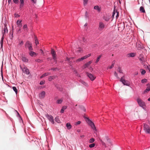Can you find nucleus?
I'll list each match as a JSON object with an SVG mask.
<instances>
[{
    "label": "nucleus",
    "instance_id": "nucleus-20",
    "mask_svg": "<svg viewBox=\"0 0 150 150\" xmlns=\"http://www.w3.org/2000/svg\"><path fill=\"white\" fill-rule=\"evenodd\" d=\"M51 73H50L47 72L45 73L42 75L41 76L40 78H42L44 77L49 75Z\"/></svg>",
    "mask_w": 150,
    "mask_h": 150
},
{
    "label": "nucleus",
    "instance_id": "nucleus-58",
    "mask_svg": "<svg viewBox=\"0 0 150 150\" xmlns=\"http://www.w3.org/2000/svg\"><path fill=\"white\" fill-rule=\"evenodd\" d=\"M89 69L90 71H92L93 70V68L91 67H90L89 68Z\"/></svg>",
    "mask_w": 150,
    "mask_h": 150
},
{
    "label": "nucleus",
    "instance_id": "nucleus-61",
    "mask_svg": "<svg viewBox=\"0 0 150 150\" xmlns=\"http://www.w3.org/2000/svg\"><path fill=\"white\" fill-rule=\"evenodd\" d=\"M20 30H21V28H19V30L18 31V33H19V32L20 31Z\"/></svg>",
    "mask_w": 150,
    "mask_h": 150
},
{
    "label": "nucleus",
    "instance_id": "nucleus-28",
    "mask_svg": "<svg viewBox=\"0 0 150 150\" xmlns=\"http://www.w3.org/2000/svg\"><path fill=\"white\" fill-rule=\"evenodd\" d=\"M55 121L57 123H60L61 122L59 120V119L58 117H56L55 118Z\"/></svg>",
    "mask_w": 150,
    "mask_h": 150
},
{
    "label": "nucleus",
    "instance_id": "nucleus-53",
    "mask_svg": "<svg viewBox=\"0 0 150 150\" xmlns=\"http://www.w3.org/2000/svg\"><path fill=\"white\" fill-rule=\"evenodd\" d=\"M14 16L16 17H19L20 16L18 14L15 13L14 14Z\"/></svg>",
    "mask_w": 150,
    "mask_h": 150
},
{
    "label": "nucleus",
    "instance_id": "nucleus-54",
    "mask_svg": "<svg viewBox=\"0 0 150 150\" xmlns=\"http://www.w3.org/2000/svg\"><path fill=\"white\" fill-rule=\"evenodd\" d=\"M114 75L116 76V77L117 78H118V75H117V73L116 72H114Z\"/></svg>",
    "mask_w": 150,
    "mask_h": 150
},
{
    "label": "nucleus",
    "instance_id": "nucleus-57",
    "mask_svg": "<svg viewBox=\"0 0 150 150\" xmlns=\"http://www.w3.org/2000/svg\"><path fill=\"white\" fill-rule=\"evenodd\" d=\"M23 44V41H21L19 43V44L21 45H22Z\"/></svg>",
    "mask_w": 150,
    "mask_h": 150
},
{
    "label": "nucleus",
    "instance_id": "nucleus-48",
    "mask_svg": "<svg viewBox=\"0 0 150 150\" xmlns=\"http://www.w3.org/2000/svg\"><path fill=\"white\" fill-rule=\"evenodd\" d=\"M81 123V122L80 121H79L78 122L76 123L75 125H78L80 124Z\"/></svg>",
    "mask_w": 150,
    "mask_h": 150
},
{
    "label": "nucleus",
    "instance_id": "nucleus-30",
    "mask_svg": "<svg viewBox=\"0 0 150 150\" xmlns=\"http://www.w3.org/2000/svg\"><path fill=\"white\" fill-rule=\"evenodd\" d=\"M36 54L35 53V52L32 51H30V52L29 53V54L31 56H33L34 54Z\"/></svg>",
    "mask_w": 150,
    "mask_h": 150
},
{
    "label": "nucleus",
    "instance_id": "nucleus-10",
    "mask_svg": "<svg viewBox=\"0 0 150 150\" xmlns=\"http://www.w3.org/2000/svg\"><path fill=\"white\" fill-rule=\"evenodd\" d=\"M120 81L122 82L124 85L126 86L129 85V83L128 82V81L124 79L123 77L121 78Z\"/></svg>",
    "mask_w": 150,
    "mask_h": 150
},
{
    "label": "nucleus",
    "instance_id": "nucleus-8",
    "mask_svg": "<svg viewBox=\"0 0 150 150\" xmlns=\"http://www.w3.org/2000/svg\"><path fill=\"white\" fill-rule=\"evenodd\" d=\"M115 9V8H114ZM115 15L116 19H117L119 17V12L117 10H115V9L114 10L112 17L114 18V16Z\"/></svg>",
    "mask_w": 150,
    "mask_h": 150
},
{
    "label": "nucleus",
    "instance_id": "nucleus-18",
    "mask_svg": "<svg viewBox=\"0 0 150 150\" xmlns=\"http://www.w3.org/2000/svg\"><path fill=\"white\" fill-rule=\"evenodd\" d=\"M136 55V54L134 53H131L128 54L127 55V56L128 57H134Z\"/></svg>",
    "mask_w": 150,
    "mask_h": 150
},
{
    "label": "nucleus",
    "instance_id": "nucleus-6",
    "mask_svg": "<svg viewBox=\"0 0 150 150\" xmlns=\"http://www.w3.org/2000/svg\"><path fill=\"white\" fill-rule=\"evenodd\" d=\"M86 74L87 76L90 78V79L92 81H93L94 80V79L96 78L95 76H93L91 74L87 72L86 73Z\"/></svg>",
    "mask_w": 150,
    "mask_h": 150
},
{
    "label": "nucleus",
    "instance_id": "nucleus-62",
    "mask_svg": "<svg viewBox=\"0 0 150 150\" xmlns=\"http://www.w3.org/2000/svg\"><path fill=\"white\" fill-rule=\"evenodd\" d=\"M11 0H8V2L9 4L10 3V2H11Z\"/></svg>",
    "mask_w": 150,
    "mask_h": 150
},
{
    "label": "nucleus",
    "instance_id": "nucleus-15",
    "mask_svg": "<svg viewBox=\"0 0 150 150\" xmlns=\"http://www.w3.org/2000/svg\"><path fill=\"white\" fill-rule=\"evenodd\" d=\"M45 92L44 91H43L41 92L39 94V97L41 98H43L45 97Z\"/></svg>",
    "mask_w": 150,
    "mask_h": 150
},
{
    "label": "nucleus",
    "instance_id": "nucleus-16",
    "mask_svg": "<svg viewBox=\"0 0 150 150\" xmlns=\"http://www.w3.org/2000/svg\"><path fill=\"white\" fill-rule=\"evenodd\" d=\"M16 23L18 26V27L19 28H21V27L22 26L21 20H18L17 21Z\"/></svg>",
    "mask_w": 150,
    "mask_h": 150
},
{
    "label": "nucleus",
    "instance_id": "nucleus-37",
    "mask_svg": "<svg viewBox=\"0 0 150 150\" xmlns=\"http://www.w3.org/2000/svg\"><path fill=\"white\" fill-rule=\"evenodd\" d=\"M117 71L118 72H119L120 73H122V71L121 69L120 68V67L118 68L117 69Z\"/></svg>",
    "mask_w": 150,
    "mask_h": 150
},
{
    "label": "nucleus",
    "instance_id": "nucleus-41",
    "mask_svg": "<svg viewBox=\"0 0 150 150\" xmlns=\"http://www.w3.org/2000/svg\"><path fill=\"white\" fill-rule=\"evenodd\" d=\"M88 0H83V4L84 5H86L87 3Z\"/></svg>",
    "mask_w": 150,
    "mask_h": 150
},
{
    "label": "nucleus",
    "instance_id": "nucleus-55",
    "mask_svg": "<svg viewBox=\"0 0 150 150\" xmlns=\"http://www.w3.org/2000/svg\"><path fill=\"white\" fill-rule=\"evenodd\" d=\"M82 39L83 41L84 42H86V39L84 37H83V38Z\"/></svg>",
    "mask_w": 150,
    "mask_h": 150
},
{
    "label": "nucleus",
    "instance_id": "nucleus-33",
    "mask_svg": "<svg viewBox=\"0 0 150 150\" xmlns=\"http://www.w3.org/2000/svg\"><path fill=\"white\" fill-rule=\"evenodd\" d=\"M62 99H59L57 100V103L60 104L62 103Z\"/></svg>",
    "mask_w": 150,
    "mask_h": 150
},
{
    "label": "nucleus",
    "instance_id": "nucleus-44",
    "mask_svg": "<svg viewBox=\"0 0 150 150\" xmlns=\"http://www.w3.org/2000/svg\"><path fill=\"white\" fill-rule=\"evenodd\" d=\"M3 37H4L3 36V37L1 38V46H2V45L3 44V40H4V38H3Z\"/></svg>",
    "mask_w": 150,
    "mask_h": 150
},
{
    "label": "nucleus",
    "instance_id": "nucleus-24",
    "mask_svg": "<svg viewBox=\"0 0 150 150\" xmlns=\"http://www.w3.org/2000/svg\"><path fill=\"white\" fill-rule=\"evenodd\" d=\"M140 11L141 12L145 13V11L143 6H141L140 8Z\"/></svg>",
    "mask_w": 150,
    "mask_h": 150
},
{
    "label": "nucleus",
    "instance_id": "nucleus-32",
    "mask_svg": "<svg viewBox=\"0 0 150 150\" xmlns=\"http://www.w3.org/2000/svg\"><path fill=\"white\" fill-rule=\"evenodd\" d=\"M92 61H90L86 63L85 64L86 65V66L88 67L90 65V64L92 63Z\"/></svg>",
    "mask_w": 150,
    "mask_h": 150
},
{
    "label": "nucleus",
    "instance_id": "nucleus-60",
    "mask_svg": "<svg viewBox=\"0 0 150 150\" xmlns=\"http://www.w3.org/2000/svg\"><path fill=\"white\" fill-rule=\"evenodd\" d=\"M13 37V34H12V35L11 36V38L12 39Z\"/></svg>",
    "mask_w": 150,
    "mask_h": 150
},
{
    "label": "nucleus",
    "instance_id": "nucleus-63",
    "mask_svg": "<svg viewBox=\"0 0 150 150\" xmlns=\"http://www.w3.org/2000/svg\"><path fill=\"white\" fill-rule=\"evenodd\" d=\"M87 25V23H86L85 24V25H84V26H86Z\"/></svg>",
    "mask_w": 150,
    "mask_h": 150
},
{
    "label": "nucleus",
    "instance_id": "nucleus-22",
    "mask_svg": "<svg viewBox=\"0 0 150 150\" xmlns=\"http://www.w3.org/2000/svg\"><path fill=\"white\" fill-rule=\"evenodd\" d=\"M66 127L68 129H70L71 128V125L70 123H67L66 125Z\"/></svg>",
    "mask_w": 150,
    "mask_h": 150
},
{
    "label": "nucleus",
    "instance_id": "nucleus-19",
    "mask_svg": "<svg viewBox=\"0 0 150 150\" xmlns=\"http://www.w3.org/2000/svg\"><path fill=\"white\" fill-rule=\"evenodd\" d=\"M94 8L95 9L97 10L98 12H100V8H99L98 6L97 5L95 6L94 7Z\"/></svg>",
    "mask_w": 150,
    "mask_h": 150
},
{
    "label": "nucleus",
    "instance_id": "nucleus-7",
    "mask_svg": "<svg viewBox=\"0 0 150 150\" xmlns=\"http://www.w3.org/2000/svg\"><path fill=\"white\" fill-rule=\"evenodd\" d=\"M137 100L139 105L140 106L143 107L145 105V103L140 98H138L137 99Z\"/></svg>",
    "mask_w": 150,
    "mask_h": 150
},
{
    "label": "nucleus",
    "instance_id": "nucleus-29",
    "mask_svg": "<svg viewBox=\"0 0 150 150\" xmlns=\"http://www.w3.org/2000/svg\"><path fill=\"white\" fill-rule=\"evenodd\" d=\"M102 56L101 55H99L97 58L95 63H97L99 61V60Z\"/></svg>",
    "mask_w": 150,
    "mask_h": 150
},
{
    "label": "nucleus",
    "instance_id": "nucleus-46",
    "mask_svg": "<svg viewBox=\"0 0 150 150\" xmlns=\"http://www.w3.org/2000/svg\"><path fill=\"white\" fill-rule=\"evenodd\" d=\"M81 83L83 84H84L86 86H87V83L83 81H82Z\"/></svg>",
    "mask_w": 150,
    "mask_h": 150
},
{
    "label": "nucleus",
    "instance_id": "nucleus-45",
    "mask_svg": "<svg viewBox=\"0 0 150 150\" xmlns=\"http://www.w3.org/2000/svg\"><path fill=\"white\" fill-rule=\"evenodd\" d=\"M139 59L142 62H144V58L143 57H139Z\"/></svg>",
    "mask_w": 150,
    "mask_h": 150
},
{
    "label": "nucleus",
    "instance_id": "nucleus-56",
    "mask_svg": "<svg viewBox=\"0 0 150 150\" xmlns=\"http://www.w3.org/2000/svg\"><path fill=\"white\" fill-rule=\"evenodd\" d=\"M137 47L138 50H140L141 49V47H140V46H139V45L137 46Z\"/></svg>",
    "mask_w": 150,
    "mask_h": 150
},
{
    "label": "nucleus",
    "instance_id": "nucleus-4",
    "mask_svg": "<svg viewBox=\"0 0 150 150\" xmlns=\"http://www.w3.org/2000/svg\"><path fill=\"white\" fill-rule=\"evenodd\" d=\"M51 53L52 57L53 59L56 62H57V54L56 52L53 49H51Z\"/></svg>",
    "mask_w": 150,
    "mask_h": 150
},
{
    "label": "nucleus",
    "instance_id": "nucleus-21",
    "mask_svg": "<svg viewBox=\"0 0 150 150\" xmlns=\"http://www.w3.org/2000/svg\"><path fill=\"white\" fill-rule=\"evenodd\" d=\"M22 60L24 62H28V59L27 58L25 57H22Z\"/></svg>",
    "mask_w": 150,
    "mask_h": 150
},
{
    "label": "nucleus",
    "instance_id": "nucleus-43",
    "mask_svg": "<svg viewBox=\"0 0 150 150\" xmlns=\"http://www.w3.org/2000/svg\"><path fill=\"white\" fill-rule=\"evenodd\" d=\"M51 70L53 71H56V70H59L57 68H52L51 69Z\"/></svg>",
    "mask_w": 150,
    "mask_h": 150
},
{
    "label": "nucleus",
    "instance_id": "nucleus-50",
    "mask_svg": "<svg viewBox=\"0 0 150 150\" xmlns=\"http://www.w3.org/2000/svg\"><path fill=\"white\" fill-rule=\"evenodd\" d=\"M85 16L86 18L88 17V13L87 11H86L85 13Z\"/></svg>",
    "mask_w": 150,
    "mask_h": 150
},
{
    "label": "nucleus",
    "instance_id": "nucleus-52",
    "mask_svg": "<svg viewBox=\"0 0 150 150\" xmlns=\"http://www.w3.org/2000/svg\"><path fill=\"white\" fill-rule=\"evenodd\" d=\"M45 83V82L43 81H41L40 83V85H42Z\"/></svg>",
    "mask_w": 150,
    "mask_h": 150
},
{
    "label": "nucleus",
    "instance_id": "nucleus-14",
    "mask_svg": "<svg viewBox=\"0 0 150 150\" xmlns=\"http://www.w3.org/2000/svg\"><path fill=\"white\" fill-rule=\"evenodd\" d=\"M13 2L15 4H17L18 2V0H13ZM21 4L20 5V6H22L23 5L24 1L23 0H20Z\"/></svg>",
    "mask_w": 150,
    "mask_h": 150
},
{
    "label": "nucleus",
    "instance_id": "nucleus-39",
    "mask_svg": "<svg viewBox=\"0 0 150 150\" xmlns=\"http://www.w3.org/2000/svg\"><path fill=\"white\" fill-rule=\"evenodd\" d=\"M95 144L94 143L92 144L89 145V146L90 148H93L94 147Z\"/></svg>",
    "mask_w": 150,
    "mask_h": 150
},
{
    "label": "nucleus",
    "instance_id": "nucleus-36",
    "mask_svg": "<svg viewBox=\"0 0 150 150\" xmlns=\"http://www.w3.org/2000/svg\"><path fill=\"white\" fill-rule=\"evenodd\" d=\"M13 91H15L16 93L17 94V90L16 87L13 86Z\"/></svg>",
    "mask_w": 150,
    "mask_h": 150
},
{
    "label": "nucleus",
    "instance_id": "nucleus-42",
    "mask_svg": "<svg viewBox=\"0 0 150 150\" xmlns=\"http://www.w3.org/2000/svg\"><path fill=\"white\" fill-rule=\"evenodd\" d=\"M31 1L33 4H36V3L37 0H31Z\"/></svg>",
    "mask_w": 150,
    "mask_h": 150
},
{
    "label": "nucleus",
    "instance_id": "nucleus-34",
    "mask_svg": "<svg viewBox=\"0 0 150 150\" xmlns=\"http://www.w3.org/2000/svg\"><path fill=\"white\" fill-rule=\"evenodd\" d=\"M94 141V139L93 138H92L89 140V142L90 143H92Z\"/></svg>",
    "mask_w": 150,
    "mask_h": 150
},
{
    "label": "nucleus",
    "instance_id": "nucleus-47",
    "mask_svg": "<svg viewBox=\"0 0 150 150\" xmlns=\"http://www.w3.org/2000/svg\"><path fill=\"white\" fill-rule=\"evenodd\" d=\"M36 62H41L42 61V60L40 59H38L35 60Z\"/></svg>",
    "mask_w": 150,
    "mask_h": 150
},
{
    "label": "nucleus",
    "instance_id": "nucleus-35",
    "mask_svg": "<svg viewBox=\"0 0 150 150\" xmlns=\"http://www.w3.org/2000/svg\"><path fill=\"white\" fill-rule=\"evenodd\" d=\"M35 44L37 45V44H39V42L37 38L36 37H35Z\"/></svg>",
    "mask_w": 150,
    "mask_h": 150
},
{
    "label": "nucleus",
    "instance_id": "nucleus-40",
    "mask_svg": "<svg viewBox=\"0 0 150 150\" xmlns=\"http://www.w3.org/2000/svg\"><path fill=\"white\" fill-rule=\"evenodd\" d=\"M80 108H81V110H83V111H86V109L83 106H81L80 107Z\"/></svg>",
    "mask_w": 150,
    "mask_h": 150
},
{
    "label": "nucleus",
    "instance_id": "nucleus-51",
    "mask_svg": "<svg viewBox=\"0 0 150 150\" xmlns=\"http://www.w3.org/2000/svg\"><path fill=\"white\" fill-rule=\"evenodd\" d=\"M91 55V54H88V55H87L84 56V57H86V59L87 58L89 57Z\"/></svg>",
    "mask_w": 150,
    "mask_h": 150
},
{
    "label": "nucleus",
    "instance_id": "nucleus-3",
    "mask_svg": "<svg viewBox=\"0 0 150 150\" xmlns=\"http://www.w3.org/2000/svg\"><path fill=\"white\" fill-rule=\"evenodd\" d=\"M25 48H28L30 51H32L33 50L32 44L29 41H27L26 42L25 45Z\"/></svg>",
    "mask_w": 150,
    "mask_h": 150
},
{
    "label": "nucleus",
    "instance_id": "nucleus-59",
    "mask_svg": "<svg viewBox=\"0 0 150 150\" xmlns=\"http://www.w3.org/2000/svg\"><path fill=\"white\" fill-rule=\"evenodd\" d=\"M87 67L86 66V65L85 64L83 67V69H84L86 68Z\"/></svg>",
    "mask_w": 150,
    "mask_h": 150
},
{
    "label": "nucleus",
    "instance_id": "nucleus-49",
    "mask_svg": "<svg viewBox=\"0 0 150 150\" xmlns=\"http://www.w3.org/2000/svg\"><path fill=\"white\" fill-rule=\"evenodd\" d=\"M115 62L114 63H113L112 64L111 66H110V67H109V68L111 69H112L113 67H114V64Z\"/></svg>",
    "mask_w": 150,
    "mask_h": 150
},
{
    "label": "nucleus",
    "instance_id": "nucleus-12",
    "mask_svg": "<svg viewBox=\"0 0 150 150\" xmlns=\"http://www.w3.org/2000/svg\"><path fill=\"white\" fill-rule=\"evenodd\" d=\"M20 67L22 69L23 72L27 74H29V70L27 67H24L23 68H22L21 66H20Z\"/></svg>",
    "mask_w": 150,
    "mask_h": 150
},
{
    "label": "nucleus",
    "instance_id": "nucleus-27",
    "mask_svg": "<svg viewBox=\"0 0 150 150\" xmlns=\"http://www.w3.org/2000/svg\"><path fill=\"white\" fill-rule=\"evenodd\" d=\"M23 29L25 31H28V28L27 27V25L25 24L24 25L23 27Z\"/></svg>",
    "mask_w": 150,
    "mask_h": 150
},
{
    "label": "nucleus",
    "instance_id": "nucleus-9",
    "mask_svg": "<svg viewBox=\"0 0 150 150\" xmlns=\"http://www.w3.org/2000/svg\"><path fill=\"white\" fill-rule=\"evenodd\" d=\"M46 116L50 122L52 124H54V121L53 118L52 116L47 114L46 115Z\"/></svg>",
    "mask_w": 150,
    "mask_h": 150
},
{
    "label": "nucleus",
    "instance_id": "nucleus-38",
    "mask_svg": "<svg viewBox=\"0 0 150 150\" xmlns=\"http://www.w3.org/2000/svg\"><path fill=\"white\" fill-rule=\"evenodd\" d=\"M147 81V80L146 79H144L142 80L141 82L143 83H146Z\"/></svg>",
    "mask_w": 150,
    "mask_h": 150
},
{
    "label": "nucleus",
    "instance_id": "nucleus-25",
    "mask_svg": "<svg viewBox=\"0 0 150 150\" xmlns=\"http://www.w3.org/2000/svg\"><path fill=\"white\" fill-rule=\"evenodd\" d=\"M86 59V57H85L84 56L83 57H81L80 58H79V59H77L76 61V62H80V61H81Z\"/></svg>",
    "mask_w": 150,
    "mask_h": 150
},
{
    "label": "nucleus",
    "instance_id": "nucleus-17",
    "mask_svg": "<svg viewBox=\"0 0 150 150\" xmlns=\"http://www.w3.org/2000/svg\"><path fill=\"white\" fill-rule=\"evenodd\" d=\"M147 87L146 89L144 90V93H145L149 92L150 90V86L149 84H147Z\"/></svg>",
    "mask_w": 150,
    "mask_h": 150
},
{
    "label": "nucleus",
    "instance_id": "nucleus-2",
    "mask_svg": "<svg viewBox=\"0 0 150 150\" xmlns=\"http://www.w3.org/2000/svg\"><path fill=\"white\" fill-rule=\"evenodd\" d=\"M85 118L86 119V122L91 126L92 129L94 130L96 129V127L94 124L87 117Z\"/></svg>",
    "mask_w": 150,
    "mask_h": 150
},
{
    "label": "nucleus",
    "instance_id": "nucleus-11",
    "mask_svg": "<svg viewBox=\"0 0 150 150\" xmlns=\"http://www.w3.org/2000/svg\"><path fill=\"white\" fill-rule=\"evenodd\" d=\"M105 27L104 24L102 22H100L99 24L98 29L100 30H102Z\"/></svg>",
    "mask_w": 150,
    "mask_h": 150
},
{
    "label": "nucleus",
    "instance_id": "nucleus-64",
    "mask_svg": "<svg viewBox=\"0 0 150 150\" xmlns=\"http://www.w3.org/2000/svg\"><path fill=\"white\" fill-rule=\"evenodd\" d=\"M148 100L149 101H150V97L148 99Z\"/></svg>",
    "mask_w": 150,
    "mask_h": 150
},
{
    "label": "nucleus",
    "instance_id": "nucleus-5",
    "mask_svg": "<svg viewBox=\"0 0 150 150\" xmlns=\"http://www.w3.org/2000/svg\"><path fill=\"white\" fill-rule=\"evenodd\" d=\"M144 130L145 132L147 133H149L150 132L149 126L146 124H144Z\"/></svg>",
    "mask_w": 150,
    "mask_h": 150
},
{
    "label": "nucleus",
    "instance_id": "nucleus-1",
    "mask_svg": "<svg viewBox=\"0 0 150 150\" xmlns=\"http://www.w3.org/2000/svg\"><path fill=\"white\" fill-rule=\"evenodd\" d=\"M99 140L100 141L102 145L105 147H106L107 146L106 144L103 141L105 142L107 141L108 143H111L110 140L108 138V137L106 136H104L103 137L102 139L99 138Z\"/></svg>",
    "mask_w": 150,
    "mask_h": 150
},
{
    "label": "nucleus",
    "instance_id": "nucleus-23",
    "mask_svg": "<svg viewBox=\"0 0 150 150\" xmlns=\"http://www.w3.org/2000/svg\"><path fill=\"white\" fill-rule=\"evenodd\" d=\"M67 108V107L66 106H64L62 107V108L61 110V112L63 113L65 110Z\"/></svg>",
    "mask_w": 150,
    "mask_h": 150
},
{
    "label": "nucleus",
    "instance_id": "nucleus-31",
    "mask_svg": "<svg viewBox=\"0 0 150 150\" xmlns=\"http://www.w3.org/2000/svg\"><path fill=\"white\" fill-rule=\"evenodd\" d=\"M141 74L142 75H144L146 72L145 70L142 69H141Z\"/></svg>",
    "mask_w": 150,
    "mask_h": 150
},
{
    "label": "nucleus",
    "instance_id": "nucleus-13",
    "mask_svg": "<svg viewBox=\"0 0 150 150\" xmlns=\"http://www.w3.org/2000/svg\"><path fill=\"white\" fill-rule=\"evenodd\" d=\"M4 27L3 29V30L2 31V34H3V36L4 37V35L5 34L6 32H6L7 33L8 32V30L7 29V28L6 26V25L5 24Z\"/></svg>",
    "mask_w": 150,
    "mask_h": 150
},
{
    "label": "nucleus",
    "instance_id": "nucleus-26",
    "mask_svg": "<svg viewBox=\"0 0 150 150\" xmlns=\"http://www.w3.org/2000/svg\"><path fill=\"white\" fill-rule=\"evenodd\" d=\"M55 76H51L49 77L48 80L50 81H51L52 79L55 78Z\"/></svg>",
    "mask_w": 150,
    "mask_h": 150
}]
</instances>
